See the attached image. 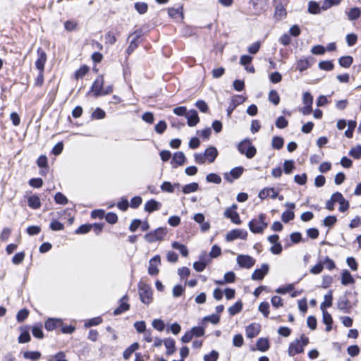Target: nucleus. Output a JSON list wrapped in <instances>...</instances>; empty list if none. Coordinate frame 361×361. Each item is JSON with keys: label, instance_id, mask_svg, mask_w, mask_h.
Wrapping results in <instances>:
<instances>
[{"label": "nucleus", "instance_id": "nucleus-1", "mask_svg": "<svg viewBox=\"0 0 361 361\" xmlns=\"http://www.w3.org/2000/svg\"><path fill=\"white\" fill-rule=\"evenodd\" d=\"M237 149L241 154H244L247 159L253 158L257 153L255 147L252 145L250 140L248 138L240 142Z\"/></svg>", "mask_w": 361, "mask_h": 361}, {"label": "nucleus", "instance_id": "nucleus-2", "mask_svg": "<svg viewBox=\"0 0 361 361\" xmlns=\"http://www.w3.org/2000/svg\"><path fill=\"white\" fill-rule=\"evenodd\" d=\"M138 293L142 303L149 305L152 302V289L148 284L140 282L138 283Z\"/></svg>", "mask_w": 361, "mask_h": 361}, {"label": "nucleus", "instance_id": "nucleus-3", "mask_svg": "<svg viewBox=\"0 0 361 361\" xmlns=\"http://www.w3.org/2000/svg\"><path fill=\"white\" fill-rule=\"evenodd\" d=\"M266 214H260L258 219H255L249 222V228L254 233H262L268 226L265 221Z\"/></svg>", "mask_w": 361, "mask_h": 361}, {"label": "nucleus", "instance_id": "nucleus-4", "mask_svg": "<svg viewBox=\"0 0 361 361\" xmlns=\"http://www.w3.org/2000/svg\"><path fill=\"white\" fill-rule=\"evenodd\" d=\"M166 235V228L159 227L153 231L149 232L144 235L145 240L149 243L161 240Z\"/></svg>", "mask_w": 361, "mask_h": 361}, {"label": "nucleus", "instance_id": "nucleus-5", "mask_svg": "<svg viewBox=\"0 0 361 361\" xmlns=\"http://www.w3.org/2000/svg\"><path fill=\"white\" fill-rule=\"evenodd\" d=\"M237 207V205L233 204L225 210L224 215L226 218L230 219L233 224L239 225L241 224V220L238 213L235 211Z\"/></svg>", "mask_w": 361, "mask_h": 361}, {"label": "nucleus", "instance_id": "nucleus-6", "mask_svg": "<svg viewBox=\"0 0 361 361\" xmlns=\"http://www.w3.org/2000/svg\"><path fill=\"white\" fill-rule=\"evenodd\" d=\"M237 262L240 267L250 269L255 264V259L250 255H239Z\"/></svg>", "mask_w": 361, "mask_h": 361}, {"label": "nucleus", "instance_id": "nucleus-7", "mask_svg": "<svg viewBox=\"0 0 361 361\" xmlns=\"http://www.w3.org/2000/svg\"><path fill=\"white\" fill-rule=\"evenodd\" d=\"M244 171V168L243 166H237L233 168L229 173H225L224 174V179L229 182L233 183L235 179L239 178Z\"/></svg>", "mask_w": 361, "mask_h": 361}, {"label": "nucleus", "instance_id": "nucleus-8", "mask_svg": "<svg viewBox=\"0 0 361 361\" xmlns=\"http://www.w3.org/2000/svg\"><path fill=\"white\" fill-rule=\"evenodd\" d=\"M269 266L267 263L262 264L259 269H256L251 276V279L254 281H261L268 274Z\"/></svg>", "mask_w": 361, "mask_h": 361}, {"label": "nucleus", "instance_id": "nucleus-9", "mask_svg": "<svg viewBox=\"0 0 361 361\" xmlns=\"http://www.w3.org/2000/svg\"><path fill=\"white\" fill-rule=\"evenodd\" d=\"M161 264V257L157 255L149 262L148 274L151 276H156L159 274L158 266Z\"/></svg>", "mask_w": 361, "mask_h": 361}, {"label": "nucleus", "instance_id": "nucleus-10", "mask_svg": "<svg viewBox=\"0 0 361 361\" xmlns=\"http://www.w3.org/2000/svg\"><path fill=\"white\" fill-rule=\"evenodd\" d=\"M37 54L38 57L35 61V66L39 71L44 72V65L47 59V54L41 47L37 49Z\"/></svg>", "mask_w": 361, "mask_h": 361}, {"label": "nucleus", "instance_id": "nucleus-11", "mask_svg": "<svg viewBox=\"0 0 361 361\" xmlns=\"http://www.w3.org/2000/svg\"><path fill=\"white\" fill-rule=\"evenodd\" d=\"M104 82V81L102 75H99L94 81L91 87V91L93 92L94 96L95 97H99L102 96V91L103 89Z\"/></svg>", "mask_w": 361, "mask_h": 361}, {"label": "nucleus", "instance_id": "nucleus-12", "mask_svg": "<svg viewBox=\"0 0 361 361\" xmlns=\"http://www.w3.org/2000/svg\"><path fill=\"white\" fill-rule=\"evenodd\" d=\"M268 0H250V5L252 6L255 14H259L265 11L268 7Z\"/></svg>", "mask_w": 361, "mask_h": 361}, {"label": "nucleus", "instance_id": "nucleus-13", "mask_svg": "<svg viewBox=\"0 0 361 361\" xmlns=\"http://www.w3.org/2000/svg\"><path fill=\"white\" fill-rule=\"evenodd\" d=\"M314 59L312 56L302 58L296 62V69L300 72H303L309 68L314 63Z\"/></svg>", "mask_w": 361, "mask_h": 361}, {"label": "nucleus", "instance_id": "nucleus-14", "mask_svg": "<svg viewBox=\"0 0 361 361\" xmlns=\"http://www.w3.org/2000/svg\"><path fill=\"white\" fill-rule=\"evenodd\" d=\"M303 351L304 348H302V345H301L300 341L299 339H296L290 343L288 349V354L290 357H293Z\"/></svg>", "mask_w": 361, "mask_h": 361}, {"label": "nucleus", "instance_id": "nucleus-15", "mask_svg": "<svg viewBox=\"0 0 361 361\" xmlns=\"http://www.w3.org/2000/svg\"><path fill=\"white\" fill-rule=\"evenodd\" d=\"M247 232L241 229H233L227 233L226 239L227 241H233L237 238L245 239Z\"/></svg>", "mask_w": 361, "mask_h": 361}, {"label": "nucleus", "instance_id": "nucleus-16", "mask_svg": "<svg viewBox=\"0 0 361 361\" xmlns=\"http://www.w3.org/2000/svg\"><path fill=\"white\" fill-rule=\"evenodd\" d=\"M187 124L190 127L195 126L200 121L197 111L195 109H190L185 115Z\"/></svg>", "mask_w": 361, "mask_h": 361}, {"label": "nucleus", "instance_id": "nucleus-17", "mask_svg": "<svg viewBox=\"0 0 361 361\" xmlns=\"http://www.w3.org/2000/svg\"><path fill=\"white\" fill-rule=\"evenodd\" d=\"M63 324V321L61 319L49 318L44 324L45 329L49 331H53Z\"/></svg>", "mask_w": 361, "mask_h": 361}, {"label": "nucleus", "instance_id": "nucleus-18", "mask_svg": "<svg viewBox=\"0 0 361 361\" xmlns=\"http://www.w3.org/2000/svg\"><path fill=\"white\" fill-rule=\"evenodd\" d=\"M128 300V298L126 295L123 296L120 300L119 306L114 310V315H119L123 312L127 311L130 308L129 304L126 302Z\"/></svg>", "mask_w": 361, "mask_h": 361}, {"label": "nucleus", "instance_id": "nucleus-19", "mask_svg": "<svg viewBox=\"0 0 361 361\" xmlns=\"http://www.w3.org/2000/svg\"><path fill=\"white\" fill-rule=\"evenodd\" d=\"M270 196L272 199H276L278 197V192L275 191L273 188H266L262 190L258 195L259 198L264 200Z\"/></svg>", "mask_w": 361, "mask_h": 361}, {"label": "nucleus", "instance_id": "nucleus-20", "mask_svg": "<svg viewBox=\"0 0 361 361\" xmlns=\"http://www.w3.org/2000/svg\"><path fill=\"white\" fill-rule=\"evenodd\" d=\"M337 307L345 313L349 312L350 305L348 298L345 296L340 297L337 302Z\"/></svg>", "mask_w": 361, "mask_h": 361}, {"label": "nucleus", "instance_id": "nucleus-21", "mask_svg": "<svg viewBox=\"0 0 361 361\" xmlns=\"http://www.w3.org/2000/svg\"><path fill=\"white\" fill-rule=\"evenodd\" d=\"M260 331V325L256 323L250 324L246 328V336L250 338L257 336Z\"/></svg>", "mask_w": 361, "mask_h": 361}, {"label": "nucleus", "instance_id": "nucleus-22", "mask_svg": "<svg viewBox=\"0 0 361 361\" xmlns=\"http://www.w3.org/2000/svg\"><path fill=\"white\" fill-rule=\"evenodd\" d=\"M161 204L157 200L152 199L145 204V210L149 213L160 209Z\"/></svg>", "mask_w": 361, "mask_h": 361}, {"label": "nucleus", "instance_id": "nucleus-23", "mask_svg": "<svg viewBox=\"0 0 361 361\" xmlns=\"http://www.w3.org/2000/svg\"><path fill=\"white\" fill-rule=\"evenodd\" d=\"M204 153L209 163L214 162L218 155V151L216 148L212 146L207 148Z\"/></svg>", "mask_w": 361, "mask_h": 361}, {"label": "nucleus", "instance_id": "nucleus-24", "mask_svg": "<svg viewBox=\"0 0 361 361\" xmlns=\"http://www.w3.org/2000/svg\"><path fill=\"white\" fill-rule=\"evenodd\" d=\"M206 253L204 252L202 255L200 256V261L195 262L193 263V268L197 272H201L204 270L207 265V262L204 260L205 257Z\"/></svg>", "mask_w": 361, "mask_h": 361}, {"label": "nucleus", "instance_id": "nucleus-25", "mask_svg": "<svg viewBox=\"0 0 361 361\" xmlns=\"http://www.w3.org/2000/svg\"><path fill=\"white\" fill-rule=\"evenodd\" d=\"M346 15L349 20L355 21L361 16L360 8L358 7H353L346 12Z\"/></svg>", "mask_w": 361, "mask_h": 361}, {"label": "nucleus", "instance_id": "nucleus-26", "mask_svg": "<svg viewBox=\"0 0 361 361\" xmlns=\"http://www.w3.org/2000/svg\"><path fill=\"white\" fill-rule=\"evenodd\" d=\"M164 343L166 348V355H171L176 352L175 341L173 338H166L164 341Z\"/></svg>", "mask_w": 361, "mask_h": 361}, {"label": "nucleus", "instance_id": "nucleus-27", "mask_svg": "<svg viewBox=\"0 0 361 361\" xmlns=\"http://www.w3.org/2000/svg\"><path fill=\"white\" fill-rule=\"evenodd\" d=\"M355 283V279L351 274L346 269L343 270L341 274V283L343 286L353 284Z\"/></svg>", "mask_w": 361, "mask_h": 361}, {"label": "nucleus", "instance_id": "nucleus-28", "mask_svg": "<svg viewBox=\"0 0 361 361\" xmlns=\"http://www.w3.org/2000/svg\"><path fill=\"white\" fill-rule=\"evenodd\" d=\"M28 206L34 209H39L41 207L40 199L37 195H31L27 199Z\"/></svg>", "mask_w": 361, "mask_h": 361}, {"label": "nucleus", "instance_id": "nucleus-29", "mask_svg": "<svg viewBox=\"0 0 361 361\" xmlns=\"http://www.w3.org/2000/svg\"><path fill=\"white\" fill-rule=\"evenodd\" d=\"M257 348L261 352H265L269 348V342L267 338H260L256 343Z\"/></svg>", "mask_w": 361, "mask_h": 361}, {"label": "nucleus", "instance_id": "nucleus-30", "mask_svg": "<svg viewBox=\"0 0 361 361\" xmlns=\"http://www.w3.org/2000/svg\"><path fill=\"white\" fill-rule=\"evenodd\" d=\"M139 343L135 342L128 347L123 353V357L125 360L129 359L131 355L139 348Z\"/></svg>", "mask_w": 361, "mask_h": 361}, {"label": "nucleus", "instance_id": "nucleus-31", "mask_svg": "<svg viewBox=\"0 0 361 361\" xmlns=\"http://www.w3.org/2000/svg\"><path fill=\"white\" fill-rule=\"evenodd\" d=\"M185 156L184 153L182 152H177L174 153L173 156L171 164H173V163L175 162L176 165L181 166L185 163Z\"/></svg>", "mask_w": 361, "mask_h": 361}, {"label": "nucleus", "instance_id": "nucleus-32", "mask_svg": "<svg viewBox=\"0 0 361 361\" xmlns=\"http://www.w3.org/2000/svg\"><path fill=\"white\" fill-rule=\"evenodd\" d=\"M332 290H330L329 293L324 295V301L320 305L322 311L325 310L326 307H329L332 305Z\"/></svg>", "mask_w": 361, "mask_h": 361}, {"label": "nucleus", "instance_id": "nucleus-33", "mask_svg": "<svg viewBox=\"0 0 361 361\" xmlns=\"http://www.w3.org/2000/svg\"><path fill=\"white\" fill-rule=\"evenodd\" d=\"M198 189H199V184L197 183L193 182V183L185 185L182 188V191L184 194H189L191 192H196Z\"/></svg>", "mask_w": 361, "mask_h": 361}, {"label": "nucleus", "instance_id": "nucleus-34", "mask_svg": "<svg viewBox=\"0 0 361 361\" xmlns=\"http://www.w3.org/2000/svg\"><path fill=\"white\" fill-rule=\"evenodd\" d=\"M171 246L173 249L179 250L183 257H187L188 255V250L185 245L176 241L172 243Z\"/></svg>", "mask_w": 361, "mask_h": 361}, {"label": "nucleus", "instance_id": "nucleus-35", "mask_svg": "<svg viewBox=\"0 0 361 361\" xmlns=\"http://www.w3.org/2000/svg\"><path fill=\"white\" fill-rule=\"evenodd\" d=\"M353 62V58L350 56H342L338 59V63L341 67L348 68Z\"/></svg>", "mask_w": 361, "mask_h": 361}, {"label": "nucleus", "instance_id": "nucleus-36", "mask_svg": "<svg viewBox=\"0 0 361 361\" xmlns=\"http://www.w3.org/2000/svg\"><path fill=\"white\" fill-rule=\"evenodd\" d=\"M243 308V303L241 301H237L233 305L228 308V312L231 316L235 315L239 313Z\"/></svg>", "mask_w": 361, "mask_h": 361}, {"label": "nucleus", "instance_id": "nucleus-37", "mask_svg": "<svg viewBox=\"0 0 361 361\" xmlns=\"http://www.w3.org/2000/svg\"><path fill=\"white\" fill-rule=\"evenodd\" d=\"M284 144L283 137L279 136H274L272 139L271 146L274 149H281Z\"/></svg>", "mask_w": 361, "mask_h": 361}, {"label": "nucleus", "instance_id": "nucleus-38", "mask_svg": "<svg viewBox=\"0 0 361 361\" xmlns=\"http://www.w3.org/2000/svg\"><path fill=\"white\" fill-rule=\"evenodd\" d=\"M308 11L312 14H317L320 13L321 7L317 2L311 1L308 4Z\"/></svg>", "mask_w": 361, "mask_h": 361}, {"label": "nucleus", "instance_id": "nucleus-39", "mask_svg": "<svg viewBox=\"0 0 361 361\" xmlns=\"http://www.w3.org/2000/svg\"><path fill=\"white\" fill-rule=\"evenodd\" d=\"M348 154L355 159H360L361 158V145H357L356 147L351 148Z\"/></svg>", "mask_w": 361, "mask_h": 361}, {"label": "nucleus", "instance_id": "nucleus-40", "mask_svg": "<svg viewBox=\"0 0 361 361\" xmlns=\"http://www.w3.org/2000/svg\"><path fill=\"white\" fill-rule=\"evenodd\" d=\"M206 180L208 183L220 184L221 183V178L219 175L216 173H211L206 176Z\"/></svg>", "mask_w": 361, "mask_h": 361}, {"label": "nucleus", "instance_id": "nucleus-41", "mask_svg": "<svg viewBox=\"0 0 361 361\" xmlns=\"http://www.w3.org/2000/svg\"><path fill=\"white\" fill-rule=\"evenodd\" d=\"M356 125H357V123H356L355 121L351 120L348 122V129L345 132V135L347 137L351 138L353 137V131L356 127Z\"/></svg>", "mask_w": 361, "mask_h": 361}, {"label": "nucleus", "instance_id": "nucleus-42", "mask_svg": "<svg viewBox=\"0 0 361 361\" xmlns=\"http://www.w3.org/2000/svg\"><path fill=\"white\" fill-rule=\"evenodd\" d=\"M295 169V162L293 160H285L283 163V171L285 173L290 174Z\"/></svg>", "mask_w": 361, "mask_h": 361}, {"label": "nucleus", "instance_id": "nucleus-43", "mask_svg": "<svg viewBox=\"0 0 361 361\" xmlns=\"http://www.w3.org/2000/svg\"><path fill=\"white\" fill-rule=\"evenodd\" d=\"M169 16L173 18H183V13L181 11V8H169L168 9Z\"/></svg>", "mask_w": 361, "mask_h": 361}, {"label": "nucleus", "instance_id": "nucleus-44", "mask_svg": "<svg viewBox=\"0 0 361 361\" xmlns=\"http://www.w3.org/2000/svg\"><path fill=\"white\" fill-rule=\"evenodd\" d=\"M54 200L56 204L65 205L68 203V200L67 197L61 192H58L54 195Z\"/></svg>", "mask_w": 361, "mask_h": 361}, {"label": "nucleus", "instance_id": "nucleus-45", "mask_svg": "<svg viewBox=\"0 0 361 361\" xmlns=\"http://www.w3.org/2000/svg\"><path fill=\"white\" fill-rule=\"evenodd\" d=\"M286 16V11L282 5H277L275 10V17L278 20L283 19Z\"/></svg>", "mask_w": 361, "mask_h": 361}, {"label": "nucleus", "instance_id": "nucleus-46", "mask_svg": "<svg viewBox=\"0 0 361 361\" xmlns=\"http://www.w3.org/2000/svg\"><path fill=\"white\" fill-rule=\"evenodd\" d=\"M30 335L27 329L23 330L20 336H18V342L20 343H25L30 341Z\"/></svg>", "mask_w": 361, "mask_h": 361}, {"label": "nucleus", "instance_id": "nucleus-47", "mask_svg": "<svg viewBox=\"0 0 361 361\" xmlns=\"http://www.w3.org/2000/svg\"><path fill=\"white\" fill-rule=\"evenodd\" d=\"M23 357L25 359L37 360L40 358L41 353L38 351H27L24 353Z\"/></svg>", "mask_w": 361, "mask_h": 361}, {"label": "nucleus", "instance_id": "nucleus-48", "mask_svg": "<svg viewBox=\"0 0 361 361\" xmlns=\"http://www.w3.org/2000/svg\"><path fill=\"white\" fill-rule=\"evenodd\" d=\"M32 335L37 338L42 339L44 337V334L42 331V327L41 325H35L32 329Z\"/></svg>", "mask_w": 361, "mask_h": 361}, {"label": "nucleus", "instance_id": "nucleus-49", "mask_svg": "<svg viewBox=\"0 0 361 361\" xmlns=\"http://www.w3.org/2000/svg\"><path fill=\"white\" fill-rule=\"evenodd\" d=\"M334 65L331 61H322L319 63V68L321 70L331 71L334 69Z\"/></svg>", "mask_w": 361, "mask_h": 361}, {"label": "nucleus", "instance_id": "nucleus-50", "mask_svg": "<svg viewBox=\"0 0 361 361\" xmlns=\"http://www.w3.org/2000/svg\"><path fill=\"white\" fill-rule=\"evenodd\" d=\"M135 8L140 14H144L147 11L148 5L145 2H136Z\"/></svg>", "mask_w": 361, "mask_h": 361}, {"label": "nucleus", "instance_id": "nucleus-51", "mask_svg": "<svg viewBox=\"0 0 361 361\" xmlns=\"http://www.w3.org/2000/svg\"><path fill=\"white\" fill-rule=\"evenodd\" d=\"M295 217L294 212L290 210H286L281 215V219L284 223H288Z\"/></svg>", "mask_w": 361, "mask_h": 361}, {"label": "nucleus", "instance_id": "nucleus-52", "mask_svg": "<svg viewBox=\"0 0 361 361\" xmlns=\"http://www.w3.org/2000/svg\"><path fill=\"white\" fill-rule=\"evenodd\" d=\"M269 100L272 102L274 105L279 104L280 97L278 92L276 90H271L269 94Z\"/></svg>", "mask_w": 361, "mask_h": 361}, {"label": "nucleus", "instance_id": "nucleus-53", "mask_svg": "<svg viewBox=\"0 0 361 361\" xmlns=\"http://www.w3.org/2000/svg\"><path fill=\"white\" fill-rule=\"evenodd\" d=\"M243 102V99L240 101H235V99H232L231 102L230 103L228 109H227V115L228 117H231L232 112L237 107L238 105Z\"/></svg>", "mask_w": 361, "mask_h": 361}, {"label": "nucleus", "instance_id": "nucleus-54", "mask_svg": "<svg viewBox=\"0 0 361 361\" xmlns=\"http://www.w3.org/2000/svg\"><path fill=\"white\" fill-rule=\"evenodd\" d=\"M92 228V224H82L75 231L76 234H85L88 233Z\"/></svg>", "mask_w": 361, "mask_h": 361}, {"label": "nucleus", "instance_id": "nucleus-55", "mask_svg": "<svg viewBox=\"0 0 361 361\" xmlns=\"http://www.w3.org/2000/svg\"><path fill=\"white\" fill-rule=\"evenodd\" d=\"M259 311L261 312L265 317H268L269 314V304L268 302H262L259 305Z\"/></svg>", "mask_w": 361, "mask_h": 361}, {"label": "nucleus", "instance_id": "nucleus-56", "mask_svg": "<svg viewBox=\"0 0 361 361\" xmlns=\"http://www.w3.org/2000/svg\"><path fill=\"white\" fill-rule=\"evenodd\" d=\"M102 322V319L100 317H94L89 319L85 323V326L89 328L93 326L99 325Z\"/></svg>", "mask_w": 361, "mask_h": 361}, {"label": "nucleus", "instance_id": "nucleus-57", "mask_svg": "<svg viewBox=\"0 0 361 361\" xmlns=\"http://www.w3.org/2000/svg\"><path fill=\"white\" fill-rule=\"evenodd\" d=\"M89 71V68L87 66H81L79 69H78L75 72V78L76 80L82 78L85 76Z\"/></svg>", "mask_w": 361, "mask_h": 361}, {"label": "nucleus", "instance_id": "nucleus-58", "mask_svg": "<svg viewBox=\"0 0 361 361\" xmlns=\"http://www.w3.org/2000/svg\"><path fill=\"white\" fill-rule=\"evenodd\" d=\"M219 353L214 350L204 356V361H216L219 358Z\"/></svg>", "mask_w": 361, "mask_h": 361}, {"label": "nucleus", "instance_id": "nucleus-59", "mask_svg": "<svg viewBox=\"0 0 361 361\" xmlns=\"http://www.w3.org/2000/svg\"><path fill=\"white\" fill-rule=\"evenodd\" d=\"M288 121L283 116L278 117L276 121V126L280 129L285 128L286 126H288Z\"/></svg>", "mask_w": 361, "mask_h": 361}, {"label": "nucleus", "instance_id": "nucleus-60", "mask_svg": "<svg viewBox=\"0 0 361 361\" xmlns=\"http://www.w3.org/2000/svg\"><path fill=\"white\" fill-rule=\"evenodd\" d=\"M337 221V218L336 216H334V215H330V216H326L324 221H323V224L324 226H328V227H331L333 225H334L336 224V222Z\"/></svg>", "mask_w": 361, "mask_h": 361}, {"label": "nucleus", "instance_id": "nucleus-61", "mask_svg": "<svg viewBox=\"0 0 361 361\" xmlns=\"http://www.w3.org/2000/svg\"><path fill=\"white\" fill-rule=\"evenodd\" d=\"M49 228L54 231H61L63 229L64 226L62 223L58 220H53L49 224Z\"/></svg>", "mask_w": 361, "mask_h": 361}, {"label": "nucleus", "instance_id": "nucleus-62", "mask_svg": "<svg viewBox=\"0 0 361 361\" xmlns=\"http://www.w3.org/2000/svg\"><path fill=\"white\" fill-rule=\"evenodd\" d=\"M302 102L305 106H312L313 97L312 96V94L310 92H306L303 94Z\"/></svg>", "mask_w": 361, "mask_h": 361}, {"label": "nucleus", "instance_id": "nucleus-63", "mask_svg": "<svg viewBox=\"0 0 361 361\" xmlns=\"http://www.w3.org/2000/svg\"><path fill=\"white\" fill-rule=\"evenodd\" d=\"M25 254L24 252H20L16 253L12 258V262L14 264H19L24 260Z\"/></svg>", "mask_w": 361, "mask_h": 361}, {"label": "nucleus", "instance_id": "nucleus-64", "mask_svg": "<svg viewBox=\"0 0 361 361\" xmlns=\"http://www.w3.org/2000/svg\"><path fill=\"white\" fill-rule=\"evenodd\" d=\"M29 311L27 309L20 310L16 315V319L18 322H23L28 316Z\"/></svg>", "mask_w": 361, "mask_h": 361}]
</instances>
